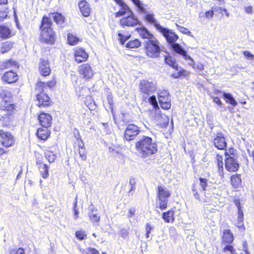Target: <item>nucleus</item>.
Listing matches in <instances>:
<instances>
[{
	"label": "nucleus",
	"instance_id": "1",
	"mask_svg": "<svg viewBox=\"0 0 254 254\" xmlns=\"http://www.w3.org/2000/svg\"><path fill=\"white\" fill-rule=\"evenodd\" d=\"M135 146L137 153L143 158L156 154L158 150L156 142L151 137L145 135L139 136Z\"/></svg>",
	"mask_w": 254,
	"mask_h": 254
},
{
	"label": "nucleus",
	"instance_id": "2",
	"mask_svg": "<svg viewBox=\"0 0 254 254\" xmlns=\"http://www.w3.org/2000/svg\"><path fill=\"white\" fill-rule=\"evenodd\" d=\"M209 190L204 192V197H199L197 190L195 189V187L193 186L192 190L193 195L195 199H198L200 202L202 203H214L217 204L220 202L222 191L219 188L212 187L209 188Z\"/></svg>",
	"mask_w": 254,
	"mask_h": 254
},
{
	"label": "nucleus",
	"instance_id": "3",
	"mask_svg": "<svg viewBox=\"0 0 254 254\" xmlns=\"http://www.w3.org/2000/svg\"><path fill=\"white\" fill-rule=\"evenodd\" d=\"M159 43L156 38L147 40L144 43V47L146 55L150 58H157L160 53Z\"/></svg>",
	"mask_w": 254,
	"mask_h": 254
},
{
	"label": "nucleus",
	"instance_id": "4",
	"mask_svg": "<svg viewBox=\"0 0 254 254\" xmlns=\"http://www.w3.org/2000/svg\"><path fill=\"white\" fill-rule=\"evenodd\" d=\"M171 195L170 191L163 186H159L157 190V196L159 208L165 209L167 206L168 200Z\"/></svg>",
	"mask_w": 254,
	"mask_h": 254
},
{
	"label": "nucleus",
	"instance_id": "5",
	"mask_svg": "<svg viewBox=\"0 0 254 254\" xmlns=\"http://www.w3.org/2000/svg\"><path fill=\"white\" fill-rule=\"evenodd\" d=\"M139 90L143 99L147 98L156 90V82L142 80L139 84Z\"/></svg>",
	"mask_w": 254,
	"mask_h": 254
},
{
	"label": "nucleus",
	"instance_id": "6",
	"mask_svg": "<svg viewBox=\"0 0 254 254\" xmlns=\"http://www.w3.org/2000/svg\"><path fill=\"white\" fill-rule=\"evenodd\" d=\"M225 168L229 172L237 171L239 168V164L235 155L231 153V155L226 154Z\"/></svg>",
	"mask_w": 254,
	"mask_h": 254
},
{
	"label": "nucleus",
	"instance_id": "7",
	"mask_svg": "<svg viewBox=\"0 0 254 254\" xmlns=\"http://www.w3.org/2000/svg\"><path fill=\"white\" fill-rule=\"evenodd\" d=\"M0 142L3 146L9 147L14 144L15 138L10 132L0 130Z\"/></svg>",
	"mask_w": 254,
	"mask_h": 254
},
{
	"label": "nucleus",
	"instance_id": "8",
	"mask_svg": "<svg viewBox=\"0 0 254 254\" xmlns=\"http://www.w3.org/2000/svg\"><path fill=\"white\" fill-rule=\"evenodd\" d=\"M139 132V128L137 126L134 124H129L127 125L125 130L124 138L127 141L133 140Z\"/></svg>",
	"mask_w": 254,
	"mask_h": 254
},
{
	"label": "nucleus",
	"instance_id": "9",
	"mask_svg": "<svg viewBox=\"0 0 254 254\" xmlns=\"http://www.w3.org/2000/svg\"><path fill=\"white\" fill-rule=\"evenodd\" d=\"M139 23L138 19L132 11H130V13L127 16H125L120 20V24L123 27L125 26L133 27L137 25Z\"/></svg>",
	"mask_w": 254,
	"mask_h": 254
},
{
	"label": "nucleus",
	"instance_id": "10",
	"mask_svg": "<svg viewBox=\"0 0 254 254\" xmlns=\"http://www.w3.org/2000/svg\"><path fill=\"white\" fill-rule=\"evenodd\" d=\"M78 72L81 77L88 80L90 79L94 74L92 68L88 64H84L79 67Z\"/></svg>",
	"mask_w": 254,
	"mask_h": 254
},
{
	"label": "nucleus",
	"instance_id": "11",
	"mask_svg": "<svg viewBox=\"0 0 254 254\" xmlns=\"http://www.w3.org/2000/svg\"><path fill=\"white\" fill-rule=\"evenodd\" d=\"M40 41L48 44H54L55 41V32L52 29L43 30L41 31Z\"/></svg>",
	"mask_w": 254,
	"mask_h": 254
},
{
	"label": "nucleus",
	"instance_id": "12",
	"mask_svg": "<svg viewBox=\"0 0 254 254\" xmlns=\"http://www.w3.org/2000/svg\"><path fill=\"white\" fill-rule=\"evenodd\" d=\"M161 33L166 38L167 42L169 43H175L178 39L177 34L169 29L162 27L158 31Z\"/></svg>",
	"mask_w": 254,
	"mask_h": 254
},
{
	"label": "nucleus",
	"instance_id": "13",
	"mask_svg": "<svg viewBox=\"0 0 254 254\" xmlns=\"http://www.w3.org/2000/svg\"><path fill=\"white\" fill-rule=\"evenodd\" d=\"M154 120L157 122V124L162 127H166L169 124V119L165 114H161L159 110H155Z\"/></svg>",
	"mask_w": 254,
	"mask_h": 254
},
{
	"label": "nucleus",
	"instance_id": "14",
	"mask_svg": "<svg viewBox=\"0 0 254 254\" xmlns=\"http://www.w3.org/2000/svg\"><path fill=\"white\" fill-rule=\"evenodd\" d=\"M74 51L75 60L77 63L84 62L88 59V55L83 48L76 47L74 49Z\"/></svg>",
	"mask_w": 254,
	"mask_h": 254
},
{
	"label": "nucleus",
	"instance_id": "15",
	"mask_svg": "<svg viewBox=\"0 0 254 254\" xmlns=\"http://www.w3.org/2000/svg\"><path fill=\"white\" fill-rule=\"evenodd\" d=\"M213 143L216 148L219 150H224L226 148L227 143L224 135L221 133H218L214 139Z\"/></svg>",
	"mask_w": 254,
	"mask_h": 254
},
{
	"label": "nucleus",
	"instance_id": "16",
	"mask_svg": "<svg viewBox=\"0 0 254 254\" xmlns=\"http://www.w3.org/2000/svg\"><path fill=\"white\" fill-rule=\"evenodd\" d=\"M18 79V75L12 70L6 72L1 77V79L3 81L9 84L16 82Z\"/></svg>",
	"mask_w": 254,
	"mask_h": 254
},
{
	"label": "nucleus",
	"instance_id": "17",
	"mask_svg": "<svg viewBox=\"0 0 254 254\" xmlns=\"http://www.w3.org/2000/svg\"><path fill=\"white\" fill-rule=\"evenodd\" d=\"M78 7L82 15L88 17L91 13V8L90 4L85 0H81L78 3Z\"/></svg>",
	"mask_w": 254,
	"mask_h": 254
},
{
	"label": "nucleus",
	"instance_id": "18",
	"mask_svg": "<svg viewBox=\"0 0 254 254\" xmlns=\"http://www.w3.org/2000/svg\"><path fill=\"white\" fill-rule=\"evenodd\" d=\"M38 120L43 127H49L51 125L52 118L48 113H41L39 116Z\"/></svg>",
	"mask_w": 254,
	"mask_h": 254
},
{
	"label": "nucleus",
	"instance_id": "19",
	"mask_svg": "<svg viewBox=\"0 0 254 254\" xmlns=\"http://www.w3.org/2000/svg\"><path fill=\"white\" fill-rule=\"evenodd\" d=\"M121 7V9L116 13L117 17L123 16L125 14L127 15L130 13V11H132L129 7L123 1V0H114Z\"/></svg>",
	"mask_w": 254,
	"mask_h": 254
},
{
	"label": "nucleus",
	"instance_id": "20",
	"mask_svg": "<svg viewBox=\"0 0 254 254\" xmlns=\"http://www.w3.org/2000/svg\"><path fill=\"white\" fill-rule=\"evenodd\" d=\"M145 12H143L145 14L144 19L149 23L153 24L155 27L156 30L159 31L160 29L163 27L159 24L156 18L154 16V14L152 13H147L145 10Z\"/></svg>",
	"mask_w": 254,
	"mask_h": 254
},
{
	"label": "nucleus",
	"instance_id": "21",
	"mask_svg": "<svg viewBox=\"0 0 254 254\" xmlns=\"http://www.w3.org/2000/svg\"><path fill=\"white\" fill-rule=\"evenodd\" d=\"M165 62L166 64H168L170 66H172L173 68L178 71L177 74H174V76L175 78H178L182 75V74L180 73L181 71V68H179L178 64L176 63L175 59L172 58L170 56L166 57L165 58Z\"/></svg>",
	"mask_w": 254,
	"mask_h": 254
},
{
	"label": "nucleus",
	"instance_id": "22",
	"mask_svg": "<svg viewBox=\"0 0 254 254\" xmlns=\"http://www.w3.org/2000/svg\"><path fill=\"white\" fill-rule=\"evenodd\" d=\"M12 112L4 113L0 112V116H1L0 120L2 122L3 127L9 126L13 120V116Z\"/></svg>",
	"mask_w": 254,
	"mask_h": 254
},
{
	"label": "nucleus",
	"instance_id": "23",
	"mask_svg": "<svg viewBox=\"0 0 254 254\" xmlns=\"http://www.w3.org/2000/svg\"><path fill=\"white\" fill-rule=\"evenodd\" d=\"M37 99L38 101L37 105L39 107H46L50 104L49 97L47 95V94L43 93V92L37 95Z\"/></svg>",
	"mask_w": 254,
	"mask_h": 254
},
{
	"label": "nucleus",
	"instance_id": "24",
	"mask_svg": "<svg viewBox=\"0 0 254 254\" xmlns=\"http://www.w3.org/2000/svg\"><path fill=\"white\" fill-rule=\"evenodd\" d=\"M40 72L43 76H47L50 74L51 69L49 66L48 61L45 60H41L39 66Z\"/></svg>",
	"mask_w": 254,
	"mask_h": 254
},
{
	"label": "nucleus",
	"instance_id": "25",
	"mask_svg": "<svg viewBox=\"0 0 254 254\" xmlns=\"http://www.w3.org/2000/svg\"><path fill=\"white\" fill-rule=\"evenodd\" d=\"M0 104V108L1 109V112L4 113L12 112L13 109H14V105L10 103L9 99L1 101Z\"/></svg>",
	"mask_w": 254,
	"mask_h": 254
},
{
	"label": "nucleus",
	"instance_id": "26",
	"mask_svg": "<svg viewBox=\"0 0 254 254\" xmlns=\"http://www.w3.org/2000/svg\"><path fill=\"white\" fill-rule=\"evenodd\" d=\"M48 127L39 128L37 131V137L41 140H46L50 136V132Z\"/></svg>",
	"mask_w": 254,
	"mask_h": 254
},
{
	"label": "nucleus",
	"instance_id": "27",
	"mask_svg": "<svg viewBox=\"0 0 254 254\" xmlns=\"http://www.w3.org/2000/svg\"><path fill=\"white\" fill-rule=\"evenodd\" d=\"M172 47L176 53L182 55L185 60L190 59V56L187 55L186 51L179 44L173 43Z\"/></svg>",
	"mask_w": 254,
	"mask_h": 254
},
{
	"label": "nucleus",
	"instance_id": "28",
	"mask_svg": "<svg viewBox=\"0 0 254 254\" xmlns=\"http://www.w3.org/2000/svg\"><path fill=\"white\" fill-rule=\"evenodd\" d=\"M234 240L233 234L231 233L230 230L226 229L223 232L222 236V241L223 243L230 244Z\"/></svg>",
	"mask_w": 254,
	"mask_h": 254
},
{
	"label": "nucleus",
	"instance_id": "29",
	"mask_svg": "<svg viewBox=\"0 0 254 254\" xmlns=\"http://www.w3.org/2000/svg\"><path fill=\"white\" fill-rule=\"evenodd\" d=\"M11 31L8 27L3 25H0V36L3 39H7L11 37Z\"/></svg>",
	"mask_w": 254,
	"mask_h": 254
},
{
	"label": "nucleus",
	"instance_id": "30",
	"mask_svg": "<svg viewBox=\"0 0 254 254\" xmlns=\"http://www.w3.org/2000/svg\"><path fill=\"white\" fill-rule=\"evenodd\" d=\"M52 24V22L50 18L46 16H44L43 18L42 24L40 26L41 31L43 30L46 31V30L52 29L51 27Z\"/></svg>",
	"mask_w": 254,
	"mask_h": 254
},
{
	"label": "nucleus",
	"instance_id": "31",
	"mask_svg": "<svg viewBox=\"0 0 254 254\" xmlns=\"http://www.w3.org/2000/svg\"><path fill=\"white\" fill-rule=\"evenodd\" d=\"M138 32L142 38L147 39V40H151L153 39V38H155L153 35L144 27L140 28L138 30Z\"/></svg>",
	"mask_w": 254,
	"mask_h": 254
},
{
	"label": "nucleus",
	"instance_id": "32",
	"mask_svg": "<svg viewBox=\"0 0 254 254\" xmlns=\"http://www.w3.org/2000/svg\"><path fill=\"white\" fill-rule=\"evenodd\" d=\"M174 212L173 210H169L166 212H164L162 215V218L166 222L170 223L174 221Z\"/></svg>",
	"mask_w": 254,
	"mask_h": 254
},
{
	"label": "nucleus",
	"instance_id": "33",
	"mask_svg": "<svg viewBox=\"0 0 254 254\" xmlns=\"http://www.w3.org/2000/svg\"><path fill=\"white\" fill-rule=\"evenodd\" d=\"M223 96L227 103L233 106H236L237 105V102L231 94L223 92Z\"/></svg>",
	"mask_w": 254,
	"mask_h": 254
},
{
	"label": "nucleus",
	"instance_id": "34",
	"mask_svg": "<svg viewBox=\"0 0 254 254\" xmlns=\"http://www.w3.org/2000/svg\"><path fill=\"white\" fill-rule=\"evenodd\" d=\"M158 98L159 102L171 101L169 93L165 90L159 93Z\"/></svg>",
	"mask_w": 254,
	"mask_h": 254
},
{
	"label": "nucleus",
	"instance_id": "35",
	"mask_svg": "<svg viewBox=\"0 0 254 254\" xmlns=\"http://www.w3.org/2000/svg\"><path fill=\"white\" fill-rule=\"evenodd\" d=\"M13 46V43L10 41H6L2 44L1 47L0 49V52L4 54L8 52Z\"/></svg>",
	"mask_w": 254,
	"mask_h": 254
},
{
	"label": "nucleus",
	"instance_id": "36",
	"mask_svg": "<svg viewBox=\"0 0 254 254\" xmlns=\"http://www.w3.org/2000/svg\"><path fill=\"white\" fill-rule=\"evenodd\" d=\"M16 66L17 63L15 61L10 60L3 62L0 65V68L1 69H8L15 67Z\"/></svg>",
	"mask_w": 254,
	"mask_h": 254
},
{
	"label": "nucleus",
	"instance_id": "37",
	"mask_svg": "<svg viewBox=\"0 0 254 254\" xmlns=\"http://www.w3.org/2000/svg\"><path fill=\"white\" fill-rule=\"evenodd\" d=\"M231 182L232 186L234 188H238V187L241 185L242 182L240 175L238 174L233 175L231 178Z\"/></svg>",
	"mask_w": 254,
	"mask_h": 254
},
{
	"label": "nucleus",
	"instance_id": "38",
	"mask_svg": "<svg viewBox=\"0 0 254 254\" xmlns=\"http://www.w3.org/2000/svg\"><path fill=\"white\" fill-rule=\"evenodd\" d=\"M199 181L200 186L204 192L209 190H210L209 188H212L213 187L208 185V180L206 179L200 178Z\"/></svg>",
	"mask_w": 254,
	"mask_h": 254
},
{
	"label": "nucleus",
	"instance_id": "39",
	"mask_svg": "<svg viewBox=\"0 0 254 254\" xmlns=\"http://www.w3.org/2000/svg\"><path fill=\"white\" fill-rule=\"evenodd\" d=\"M54 21L59 25L63 24L64 22V17L61 13H56L53 14Z\"/></svg>",
	"mask_w": 254,
	"mask_h": 254
},
{
	"label": "nucleus",
	"instance_id": "40",
	"mask_svg": "<svg viewBox=\"0 0 254 254\" xmlns=\"http://www.w3.org/2000/svg\"><path fill=\"white\" fill-rule=\"evenodd\" d=\"M216 160L217 162V165L218 168V172L220 176L223 175V158L221 156L217 155Z\"/></svg>",
	"mask_w": 254,
	"mask_h": 254
},
{
	"label": "nucleus",
	"instance_id": "41",
	"mask_svg": "<svg viewBox=\"0 0 254 254\" xmlns=\"http://www.w3.org/2000/svg\"><path fill=\"white\" fill-rule=\"evenodd\" d=\"M39 170L43 178L46 179L49 175L48 166L44 164H41L39 166Z\"/></svg>",
	"mask_w": 254,
	"mask_h": 254
},
{
	"label": "nucleus",
	"instance_id": "42",
	"mask_svg": "<svg viewBox=\"0 0 254 254\" xmlns=\"http://www.w3.org/2000/svg\"><path fill=\"white\" fill-rule=\"evenodd\" d=\"M67 40L69 44L70 45H75L78 44L79 39L73 34H68L67 35Z\"/></svg>",
	"mask_w": 254,
	"mask_h": 254
},
{
	"label": "nucleus",
	"instance_id": "43",
	"mask_svg": "<svg viewBox=\"0 0 254 254\" xmlns=\"http://www.w3.org/2000/svg\"><path fill=\"white\" fill-rule=\"evenodd\" d=\"M145 101L147 100L148 101L149 103L151 104L155 110H159V108L158 107V103L157 102L156 98L154 95H152L151 96L148 97L147 98L144 99Z\"/></svg>",
	"mask_w": 254,
	"mask_h": 254
},
{
	"label": "nucleus",
	"instance_id": "44",
	"mask_svg": "<svg viewBox=\"0 0 254 254\" xmlns=\"http://www.w3.org/2000/svg\"><path fill=\"white\" fill-rule=\"evenodd\" d=\"M141 43L137 39H134L129 41L126 44V47L128 48H137L140 46Z\"/></svg>",
	"mask_w": 254,
	"mask_h": 254
},
{
	"label": "nucleus",
	"instance_id": "45",
	"mask_svg": "<svg viewBox=\"0 0 254 254\" xmlns=\"http://www.w3.org/2000/svg\"><path fill=\"white\" fill-rule=\"evenodd\" d=\"M10 92L6 90H1L0 91V98H1L2 101L10 99Z\"/></svg>",
	"mask_w": 254,
	"mask_h": 254
},
{
	"label": "nucleus",
	"instance_id": "46",
	"mask_svg": "<svg viewBox=\"0 0 254 254\" xmlns=\"http://www.w3.org/2000/svg\"><path fill=\"white\" fill-rule=\"evenodd\" d=\"M55 84V82L54 81H49L47 82H39L37 84V86L38 87H41L43 88H45L48 87L49 88L52 87Z\"/></svg>",
	"mask_w": 254,
	"mask_h": 254
},
{
	"label": "nucleus",
	"instance_id": "47",
	"mask_svg": "<svg viewBox=\"0 0 254 254\" xmlns=\"http://www.w3.org/2000/svg\"><path fill=\"white\" fill-rule=\"evenodd\" d=\"M132 2L137 7L140 12H145L143 3L140 0H131Z\"/></svg>",
	"mask_w": 254,
	"mask_h": 254
},
{
	"label": "nucleus",
	"instance_id": "48",
	"mask_svg": "<svg viewBox=\"0 0 254 254\" xmlns=\"http://www.w3.org/2000/svg\"><path fill=\"white\" fill-rule=\"evenodd\" d=\"M45 157L50 163L53 162L56 159V156L53 152L47 151L45 153Z\"/></svg>",
	"mask_w": 254,
	"mask_h": 254
},
{
	"label": "nucleus",
	"instance_id": "49",
	"mask_svg": "<svg viewBox=\"0 0 254 254\" xmlns=\"http://www.w3.org/2000/svg\"><path fill=\"white\" fill-rule=\"evenodd\" d=\"M79 154L80 155V157H81V159L82 160H86L87 158V156L85 154V148L84 146V145L83 144L82 146L79 145Z\"/></svg>",
	"mask_w": 254,
	"mask_h": 254
},
{
	"label": "nucleus",
	"instance_id": "50",
	"mask_svg": "<svg viewBox=\"0 0 254 254\" xmlns=\"http://www.w3.org/2000/svg\"><path fill=\"white\" fill-rule=\"evenodd\" d=\"M82 254H99L98 252L93 248H87L85 250H81Z\"/></svg>",
	"mask_w": 254,
	"mask_h": 254
},
{
	"label": "nucleus",
	"instance_id": "51",
	"mask_svg": "<svg viewBox=\"0 0 254 254\" xmlns=\"http://www.w3.org/2000/svg\"><path fill=\"white\" fill-rule=\"evenodd\" d=\"M118 35L120 38L119 39L120 42L123 45L124 44L125 42L130 38V35H125L121 32H119Z\"/></svg>",
	"mask_w": 254,
	"mask_h": 254
},
{
	"label": "nucleus",
	"instance_id": "52",
	"mask_svg": "<svg viewBox=\"0 0 254 254\" xmlns=\"http://www.w3.org/2000/svg\"><path fill=\"white\" fill-rule=\"evenodd\" d=\"M24 251L22 248H14L10 249L9 251V254H24Z\"/></svg>",
	"mask_w": 254,
	"mask_h": 254
},
{
	"label": "nucleus",
	"instance_id": "53",
	"mask_svg": "<svg viewBox=\"0 0 254 254\" xmlns=\"http://www.w3.org/2000/svg\"><path fill=\"white\" fill-rule=\"evenodd\" d=\"M76 237L79 239V240H84L86 237V235L85 233V232L83 230L77 231L75 233Z\"/></svg>",
	"mask_w": 254,
	"mask_h": 254
},
{
	"label": "nucleus",
	"instance_id": "54",
	"mask_svg": "<svg viewBox=\"0 0 254 254\" xmlns=\"http://www.w3.org/2000/svg\"><path fill=\"white\" fill-rule=\"evenodd\" d=\"M90 220L92 222H99L100 219V216L98 214H94L92 212L89 214Z\"/></svg>",
	"mask_w": 254,
	"mask_h": 254
},
{
	"label": "nucleus",
	"instance_id": "55",
	"mask_svg": "<svg viewBox=\"0 0 254 254\" xmlns=\"http://www.w3.org/2000/svg\"><path fill=\"white\" fill-rule=\"evenodd\" d=\"M160 106L163 109L168 110L171 108V101L159 102Z\"/></svg>",
	"mask_w": 254,
	"mask_h": 254
},
{
	"label": "nucleus",
	"instance_id": "56",
	"mask_svg": "<svg viewBox=\"0 0 254 254\" xmlns=\"http://www.w3.org/2000/svg\"><path fill=\"white\" fill-rule=\"evenodd\" d=\"M177 26L178 30L181 33L183 34H186L188 35H190L191 34V32L189 31L187 28L178 25H177Z\"/></svg>",
	"mask_w": 254,
	"mask_h": 254
},
{
	"label": "nucleus",
	"instance_id": "57",
	"mask_svg": "<svg viewBox=\"0 0 254 254\" xmlns=\"http://www.w3.org/2000/svg\"><path fill=\"white\" fill-rule=\"evenodd\" d=\"M77 197L76 196L75 198V202L74 203V207H73V210L74 211V216H75V219H77L78 217V211L77 209Z\"/></svg>",
	"mask_w": 254,
	"mask_h": 254
},
{
	"label": "nucleus",
	"instance_id": "58",
	"mask_svg": "<svg viewBox=\"0 0 254 254\" xmlns=\"http://www.w3.org/2000/svg\"><path fill=\"white\" fill-rule=\"evenodd\" d=\"M245 57L248 60H253L254 59V55L248 51H244L243 53Z\"/></svg>",
	"mask_w": 254,
	"mask_h": 254
},
{
	"label": "nucleus",
	"instance_id": "59",
	"mask_svg": "<svg viewBox=\"0 0 254 254\" xmlns=\"http://www.w3.org/2000/svg\"><path fill=\"white\" fill-rule=\"evenodd\" d=\"M214 15L213 11L212 10L206 11L205 13V15L206 18L211 19L213 17Z\"/></svg>",
	"mask_w": 254,
	"mask_h": 254
},
{
	"label": "nucleus",
	"instance_id": "60",
	"mask_svg": "<svg viewBox=\"0 0 254 254\" xmlns=\"http://www.w3.org/2000/svg\"><path fill=\"white\" fill-rule=\"evenodd\" d=\"M128 234V231L125 229H122L120 233L121 236L125 238L127 237Z\"/></svg>",
	"mask_w": 254,
	"mask_h": 254
},
{
	"label": "nucleus",
	"instance_id": "61",
	"mask_svg": "<svg viewBox=\"0 0 254 254\" xmlns=\"http://www.w3.org/2000/svg\"><path fill=\"white\" fill-rule=\"evenodd\" d=\"M7 13L4 11H0V22L2 21L7 16Z\"/></svg>",
	"mask_w": 254,
	"mask_h": 254
},
{
	"label": "nucleus",
	"instance_id": "62",
	"mask_svg": "<svg viewBox=\"0 0 254 254\" xmlns=\"http://www.w3.org/2000/svg\"><path fill=\"white\" fill-rule=\"evenodd\" d=\"M135 209L134 208H131L129 210L128 217H132V216H133L134 214H135Z\"/></svg>",
	"mask_w": 254,
	"mask_h": 254
},
{
	"label": "nucleus",
	"instance_id": "63",
	"mask_svg": "<svg viewBox=\"0 0 254 254\" xmlns=\"http://www.w3.org/2000/svg\"><path fill=\"white\" fill-rule=\"evenodd\" d=\"M213 101L219 106H221L222 105V102L218 97H214L213 99Z\"/></svg>",
	"mask_w": 254,
	"mask_h": 254
},
{
	"label": "nucleus",
	"instance_id": "64",
	"mask_svg": "<svg viewBox=\"0 0 254 254\" xmlns=\"http://www.w3.org/2000/svg\"><path fill=\"white\" fill-rule=\"evenodd\" d=\"M245 10L248 14H252L253 13V9L252 6H247L245 7Z\"/></svg>",
	"mask_w": 254,
	"mask_h": 254
}]
</instances>
